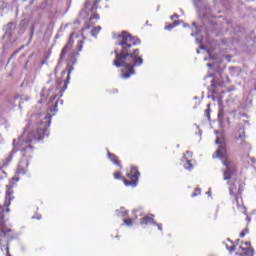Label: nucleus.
Listing matches in <instances>:
<instances>
[{
    "label": "nucleus",
    "mask_w": 256,
    "mask_h": 256,
    "mask_svg": "<svg viewBox=\"0 0 256 256\" xmlns=\"http://www.w3.org/2000/svg\"><path fill=\"white\" fill-rule=\"evenodd\" d=\"M117 47L114 51L116 58L114 59L113 65L115 67H124L122 70V79H129L131 75H135L134 67H141L143 65V58L139 56V49L131 51V47L135 45H141V40L133 38L131 34L122 32L118 36Z\"/></svg>",
    "instance_id": "obj_1"
},
{
    "label": "nucleus",
    "mask_w": 256,
    "mask_h": 256,
    "mask_svg": "<svg viewBox=\"0 0 256 256\" xmlns=\"http://www.w3.org/2000/svg\"><path fill=\"white\" fill-rule=\"evenodd\" d=\"M40 122L36 125L35 130H25L22 136L13 141L14 147H23L25 144L41 141L44 137L49 136V125H51V116L49 114L40 115Z\"/></svg>",
    "instance_id": "obj_2"
},
{
    "label": "nucleus",
    "mask_w": 256,
    "mask_h": 256,
    "mask_svg": "<svg viewBox=\"0 0 256 256\" xmlns=\"http://www.w3.org/2000/svg\"><path fill=\"white\" fill-rule=\"evenodd\" d=\"M216 145H219V148L216 150V153L213 155V159H221L223 161V166L226 167V171L223 172L224 181H229L233 177L235 171V164L227 159V149L225 145V136L219 131H215Z\"/></svg>",
    "instance_id": "obj_3"
},
{
    "label": "nucleus",
    "mask_w": 256,
    "mask_h": 256,
    "mask_svg": "<svg viewBox=\"0 0 256 256\" xmlns=\"http://www.w3.org/2000/svg\"><path fill=\"white\" fill-rule=\"evenodd\" d=\"M13 190L11 188H7L6 198L3 206L0 205V237H5L7 233H11V229L5 226V213H9V205H11V201H13L14 197Z\"/></svg>",
    "instance_id": "obj_4"
},
{
    "label": "nucleus",
    "mask_w": 256,
    "mask_h": 256,
    "mask_svg": "<svg viewBox=\"0 0 256 256\" xmlns=\"http://www.w3.org/2000/svg\"><path fill=\"white\" fill-rule=\"evenodd\" d=\"M141 174L139 173V170L137 167H132L130 172L127 173V177L130 181H127L124 179V185L126 187H135L137 183H139V176Z\"/></svg>",
    "instance_id": "obj_5"
},
{
    "label": "nucleus",
    "mask_w": 256,
    "mask_h": 256,
    "mask_svg": "<svg viewBox=\"0 0 256 256\" xmlns=\"http://www.w3.org/2000/svg\"><path fill=\"white\" fill-rule=\"evenodd\" d=\"M75 39H79V34L72 32L70 34V38L67 45H65L64 48L62 49V52L60 54V59H64L65 55H67V51L71 49V47H73V43H75Z\"/></svg>",
    "instance_id": "obj_6"
},
{
    "label": "nucleus",
    "mask_w": 256,
    "mask_h": 256,
    "mask_svg": "<svg viewBox=\"0 0 256 256\" xmlns=\"http://www.w3.org/2000/svg\"><path fill=\"white\" fill-rule=\"evenodd\" d=\"M235 141H239L240 145H245V127L240 126L234 134Z\"/></svg>",
    "instance_id": "obj_7"
},
{
    "label": "nucleus",
    "mask_w": 256,
    "mask_h": 256,
    "mask_svg": "<svg viewBox=\"0 0 256 256\" xmlns=\"http://www.w3.org/2000/svg\"><path fill=\"white\" fill-rule=\"evenodd\" d=\"M140 223L142 225H149V224L156 225L158 228V231H163V225L155 222V220H153V215L145 216L144 218L141 219Z\"/></svg>",
    "instance_id": "obj_8"
},
{
    "label": "nucleus",
    "mask_w": 256,
    "mask_h": 256,
    "mask_svg": "<svg viewBox=\"0 0 256 256\" xmlns=\"http://www.w3.org/2000/svg\"><path fill=\"white\" fill-rule=\"evenodd\" d=\"M16 26L14 23H9L4 27V39H11L13 37V33H15Z\"/></svg>",
    "instance_id": "obj_9"
},
{
    "label": "nucleus",
    "mask_w": 256,
    "mask_h": 256,
    "mask_svg": "<svg viewBox=\"0 0 256 256\" xmlns=\"http://www.w3.org/2000/svg\"><path fill=\"white\" fill-rule=\"evenodd\" d=\"M27 167H29V160H21L18 164L17 173L23 175L27 172Z\"/></svg>",
    "instance_id": "obj_10"
},
{
    "label": "nucleus",
    "mask_w": 256,
    "mask_h": 256,
    "mask_svg": "<svg viewBox=\"0 0 256 256\" xmlns=\"http://www.w3.org/2000/svg\"><path fill=\"white\" fill-rule=\"evenodd\" d=\"M237 253H239L241 256H253V249L239 246Z\"/></svg>",
    "instance_id": "obj_11"
},
{
    "label": "nucleus",
    "mask_w": 256,
    "mask_h": 256,
    "mask_svg": "<svg viewBox=\"0 0 256 256\" xmlns=\"http://www.w3.org/2000/svg\"><path fill=\"white\" fill-rule=\"evenodd\" d=\"M187 155L188 157H193V152L187 151L186 154H184V160L186 161V163L184 164V167L188 171H191V169H193V164H191V162L187 160Z\"/></svg>",
    "instance_id": "obj_12"
},
{
    "label": "nucleus",
    "mask_w": 256,
    "mask_h": 256,
    "mask_svg": "<svg viewBox=\"0 0 256 256\" xmlns=\"http://www.w3.org/2000/svg\"><path fill=\"white\" fill-rule=\"evenodd\" d=\"M23 157H31L30 153H33V146L27 145L21 149Z\"/></svg>",
    "instance_id": "obj_13"
},
{
    "label": "nucleus",
    "mask_w": 256,
    "mask_h": 256,
    "mask_svg": "<svg viewBox=\"0 0 256 256\" xmlns=\"http://www.w3.org/2000/svg\"><path fill=\"white\" fill-rule=\"evenodd\" d=\"M101 32V26L93 27L90 31L92 37H97L99 33Z\"/></svg>",
    "instance_id": "obj_14"
},
{
    "label": "nucleus",
    "mask_w": 256,
    "mask_h": 256,
    "mask_svg": "<svg viewBox=\"0 0 256 256\" xmlns=\"http://www.w3.org/2000/svg\"><path fill=\"white\" fill-rule=\"evenodd\" d=\"M108 157H109L110 161H112V163H114V165H119V160L115 154H111V152H108Z\"/></svg>",
    "instance_id": "obj_15"
},
{
    "label": "nucleus",
    "mask_w": 256,
    "mask_h": 256,
    "mask_svg": "<svg viewBox=\"0 0 256 256\" xmlns=\"http://www.w3.org/2000/svg\"><path fill=\"white\" fill-rule=\"evenodd\" d=\"M181 21H174L173 24H169L165 26L166 31H171V29H174V27H177Z\"/></svg>",
    "instance_id": "obj_16"
},
{
    "label": "nucleus",
    "mask_w": 256,
    "mask_h": 256,
    "mask_svg": "<svg viewBox=\"0 0 256 256\" xmlns=\"http://www.w3.org/2000/svg\"><path fill=\"white\" fill-rule=\"evenodd\" d=\"M5 9H7V3H5L3 0H0V13H3Z\"/></svg>",
    "instance_id": "obj_17"
},
{
    "label": "nucleus",
    "mask_w": 256,
    "mask_h": 256,
    "mask_svg": "<svg viewBox=\"0 0 256 256\" xmlns=\"http://www.w3.org/2000/svg\"><path fill=\"white\" fill-rule=\"evenodd\" d=\"M225 115V111L223 110V108H220L218 111V119H223Z\"/></svg>",
    "instance_id": "obj_18"
},
{
    "label": "nucleus",
    "mask_w": 256,
    "mask_h": 256,
    "mask_svg": "<svg viewBox=\"0 0 256 256\" xmlns=\"http://www.w3.org/2000/svg\"><path fill=\"white\" fill-rule=\"evenodd\" d=\"M5 177H7V173L3 168H0V179H5Z\"/></svg>",
    "instance_id": "obj_19"
},
{
    "label": "nucleus",
    "mask_w": 256,
    "mask_h": 256,
    "mask_svg": "<svg viewBox=\"0 0 256 256\" xmlns=\"http://www.w3.org/2000/svg\"><path fill=\"white\" fill-rule=\"evenodd\" d=\"M7 163H3L2 166L3 167H7L8 163H11V161H13V156L10 155L7 159H6Z\"/></svg>",
    "instance_id": "obj_20"
},
{
    "label": "nucleus",
    "mask_w": 256,
    "mask_h": 256,
    "mask_svg": "<svg viewBox=\"0 0 256 256\" xmlns=\"http://www.w3.org/2000/svg\"><path fill=\"white\" fill-rule=\"evenodd\" d=\"M77 47H78V51H81L83 49V40L77 41Z\"/></svg>",
    "instance_id": "obj_21"
},
{
    "label": "nucleus",
    "mask_w": 256,
    "mask_h": 256,
    "mask_svg": "<svg viewBox=\"0 0 256 256\" xmlns=\"http://www.w3.org/2000/svg\"><path fill=\"white\" fill-rule=\"evenodd\" d=\"M124 223L128 227H131V225H133V220H131V219H124Z\"/></svg>",
    "instance_id": "obj_22"
},
{
    "label": "nucleus",
    "mask_w": 256,
    "mask_h": 256,
    "mask_svg": "<svg viewBox=\"0 0 256 256\" xmlns=\"http://www.w3.org/2000/svg\"><path fill=\"white\" fill-rule=\"evenodd\" d=\"M205 116L207 117L208 120L211 119V109L208 108V109L205 111Z\"/></svg>",
    "instance_id": "obj_23"
},
{
    "label": "nucleus",
    "mask_w": 256,
    "mask_h": 256,
    "mask_svg": "<svg viewBox=\"0 0 256 256\" xmlns=\"http://www.w3.org/2000/svg\"><path fill=\"white\" fill-rule=\"evenodd\" d=\"M197 195H201V189L196 188L195 193L192 194V197H197Z\"/></svg>",
    "instance_id": "obj_24"
},
{
    "label": "nucleus",
    "mask_w": 256,
    "mask_h": 256,
    "mask_svg": "<svg viewBox=\"0 0 256 256\" xmlns=\"http://www.w3.org/2000/svg\"><path fill=\"white\" fill-rule=\"evenodd\" d=\"M71 71H73V68H71L70 71L68 72V77H67V81L65 83L64 89H67V83H69V77H71Z\"/></svg>",
    "instance_id": "obj_25"
},
{
    "label": "nucleus",
    "mask_w": 256,
    "mask_h": 256,
    "mask_svg": "<svg viewBox=\"0 0 256 256\" xmlns=\"http://www.w3.org/2000/svg\"><path fill=\"white\" fill-rule=\"evenodd\" d=\"M235 203H236L237 207H241V203H243V201L241 199H239V197H236Z\"/></svg>",
    "instance_id": "obj_26"
},
{
    "label": "nucleus",
    "mask_w": 256,
    "mask_h": 256,
    "mask_svg": "<svg viewBox=\"0 0 256 256\" xmlns=\"http://www.w3.org/2000/svg\"><path fill=\"white\" fill-rule=\"evenodd\" d=\"M235 245H233V246H226V249H228V251H230V253H233V251H235Z\"/></svg>",
    "instance_id": "obj_27"
},
{
    "label": "nucleus",
    "mask_w": 256,
    "mask_h": 256,
    "mask_svg": "<svg viewBox=\"0 0 256 256\" xmlns=\"http://www.w3.org/2000/svg\"><path fill=\"white\" fill-rule=\"evenodd\" d=\"M114 179H121V172H115Z\"/></svg>",
    "instance_id": "obj_28"
},
{
    "label": "nucleus",
    "mask_w": 256,
    "mask_h": 256,
    "mask_svg": "<svg viewBox=\"0 0 256 256\" xmlns=\"http://www.w3.org/2000/svg\"><path fill=\"white\" fill-rule=\"evenodd\" d=\"M93 19L99 20V14H93V15L90 17V21L93 20Z\"/></svg>",
    "instance_id": "obj_29"
},
{
    "label": "nucleus",
    "mask_w": 256,
    "mask_h": 256,
    "mask_svg": "<svg viewBox=\"0 0 256 256\" xmlns=\"http://www.w3.org/2000/svg\"><path fill=\"white\" fill-rule=\"evenodd\" d=\"M87 29H91V27L87 26L86 28L82 29V37H83V39H85V31H87Z\"/></svg>",
    "instance_id": "obj_30"
},
{
    "label": "nucleus",
    "mask_w": 256,
    "mask_h": 256,
    "mask_svg": "<svg viewBox=\"0 0 256 256\" xmlns=\"http://www.w3.org/2000/svg\"><path fill=\"white\" fill-rule=\"evenodd\" d=\"M118 217H125V212H123V208H121V212L117 213Z\"/></svg>",
    "instance_id": "obj_31"
},
{
    "label": "nucleus",
    "mask_w": 256,
    "mask_h": 256,
    "mask_svg": "<svg viewBox=\"0 0 256 256\" xmlns=\"http://www.w3.org/2000/svg\"><path fill=\"white\" fill-rule=\"evenodd\" d=\"M3 143H5V139H3V136L0 135V145H3Z\"/></svg>",
    "instance_id": "obj_32"
},
{
    "label": "nucleus",
    "mask_w": 256,
    "mask_h": 256,
    "mask_svg": "<svg viewBox=\"0 0 256 256\" xmlns=\"http://www.w3.org/2000/svg\"><path fill=\"white\" fill-rule=\"evenodd\" d=\"M171 19H179V15L175 14V15L171 16Z\"/></svg>",
    "instance_id": "obj_33"
},
{
    "label": "nucleus",
    "mask_w": 256,
    "mask_h": 256,
    "mask_svg": "<svg viewBox=\"0 0 256 256\" xmlns=\"http://www.w3.org/2000/svg\"><path fill=\"white\" fill-rule=\"evenodd\" d=\"M240 237H245V231H242V232L240 233Z\"/></svg>",
    "instance_id": "obj_34"
},
{
    "label": "nucleus",
    "mask_w": 256,
    "mask_h": 256,
    "mask_svg": "<svg viewBox=\"0 0 256 256\" xmlns=\"http://www.w3.org/2000/svg\"><path fill=\"white\" fill-rule=\"evenodd\" d=\"M243 244L249 246V245H251V242H242V245H243Z\"/></svg>",
    "instance_id": "obj_35"
},
{
    "label": "nucleus",
    "mask_w": 256,
    "mask_h": 256,
    "mask_svg": "<svg viewBox=\"0 0 256 256\" xmlns=\"http://www.w3.org/2000/svg\"><path fill=\"white\" fill-rule=\"evenodd\" d=\"M207 67L213 68V67H214V65H213V64H211V63H208V64H207Z\"/></svg>",
    "instance_id": "obj_36"
},
{
    "label": "nucleus",
    "mask_w": 256,
    "mask_h": 256,
    "mask_svg": "<svg viewBox=\"0 0 256 256\" xmlns=\"http://www.w3.org/2000/svg\"><path fill=\"white\" fill-rule=\"evenodd\" d=\"M198 34V32H196V33H191V37H195V35H197Z\"/></svg>",
    "instance_id": "obj_37"
},
{
    "label": "nucleus",
    "mask_w": 256,
    "mask_h": 256,
    "mask_svg": "<svg viewBox=\"0 0 256 256\" xmlns=\"http://www.w3.org/2000/svg\"><path fill=\"white\" fill-rule=\"evenodd\" d=\"M196 43H201V39L196 38Z\"/></svg>",
    "instance_id": "obj_38"
},
{
    "label": "nucleus",
    "mask_w": 256,
    "mask_h": 256,
    "mask_svg": "<svg viewBox=\"0 0 256 256\" xmlns=\"http://www.w3.org/2000/svg\"><path fill=\"white\" fill-rule=\"evenodd\" d=\"M66 74H67V71L63 70L62 75H66Z\"/></svg>",
    "instance_id": "obj_39"
},
{
    "label": "nucleus",
    "mask_w": 256,
    "mask_h": 256,
    "mask_svg": "<svg viewBox=\"0 0 256 256\" xmlns=\"http://www.w3.org/2000/svg\"><path fill=\"white\" fill-rule=\"evenodd\" d=\"M230 194L233 195V188H230Z\"/></svg>",
    "instance_id": "obj_40"
},
{
    "label": "nucleus",
    "mask_w": 256,
    "mask_h": 256,
    "mask_svg": "<svg viewBox=\"0 0 256 256\" xmlns=\"http://www.w3.org/2000/svg\"><path fill=\"white\" fill-rule=\"evenodd\" d=\"M207 195H211V191H208V192H207Z\"/></svg>",
    "instance_id": "obj_41"
},
{
    "label": "nucleus",
    "mask_w": 256,
    "mask_h": 256,
    "mask_svg": "<svg viewBox=\"0 0 256 256\" xmlns=\"http://www.w3.org/2000/svg\"><path fill=\"white\" fill-rule=\"evenodd\" d=\"M90 3H91V2L87 1V2H86V5H89Z\"/></svg>",
    "instance_id": "obj_42"
},
{
    "label": "nucleus",
    "mask_w": 256,
    "mask_h": 256,
    "mask_svg": "<svg viewBox=\"0 0 256 256\" xmlns=\"http://www.w3.org/2000/svg\"><path fill=\"white\" fill-rule=\"evenodd\" d=\"M194 27L196 26L195 22H193Z\"/></svg>",
    "instance_id": "obj_43"
},
{
    "label": "nucleus",
    "mask_w": 256,
    "mask_h": 256,
    "mask_svg": "<svg viewBox=\"0 0 256 256\" xmlns=\"http://www.w3.org/2000/svg\"><path fill=\"white\" fill-rule=\"evenodd\" d=\"M1 251H3V246H1Z\"/></svg>",
    "instance_id": "obj_44"
},
{
    "label": "nucleus",
    "mask_w": 256,
    "mask_h": 256,
    "mask_svg": "<svg viewBox=\"0 0 256 256\" xmlns=\"http://www.w3.org/2000/svg\"><path fill=\"white\" fill-rule=\"evenodd\" d=\"M200 49H203V46H200Z\"/></svg>",
    "instance_id": "obj_45"
},
{
    "label": "nucleus",
    "mask_w": 256,
    "mask_h": 256,
    "mask_svg": "<svg viewBox=\"0 0 256 256\" xmlns=\"http://www.w3.org/2000/svg\"><path fill=\"white\" fill-rule=\"evenodd\" d=\"M208 107H211V104H208Z\"/></svg>",
    "instance_id": "obj_46"
},
{
    "label": "nucleus",
    "mask_w": 256,
    "mask_h": 256,
    "mask_svg": "<svg viewBox=\"0 0 256 256\" xmlns=\"http://www.w3.org/2000/svg\"><path fill=\"white\" fill-rule=\"evenodd\" d=\"M197 53H199V50H197Z\"/></svg>",
    "instance_id": "obj_47"
},
{
    "label": "nucleus",
    "mask_w": 256,
    "mask_h": 256,
    "mask_svg": "<svg viewBox=\"0 0 256 256\" xmlns=\"http://www.w3.org/2000/svg\"><path fill=\"white\" fill-rule=\"evenodd\" d=\"M57 103H59V102H56V105H57Z\"/></svg>",
    "instance_id": "obj_48"
}]
</instances>
